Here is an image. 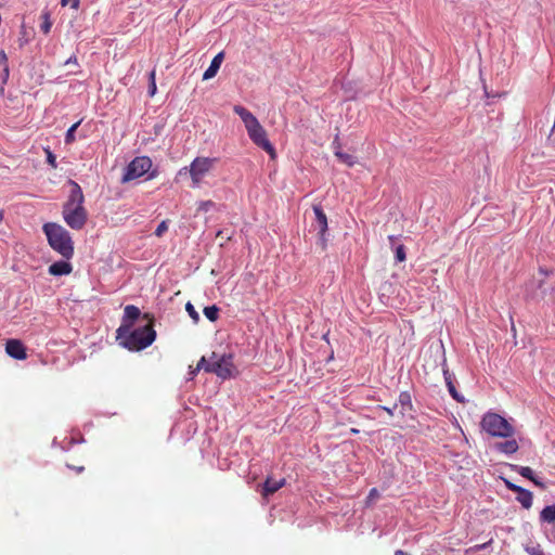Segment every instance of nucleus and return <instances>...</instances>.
<instances>
[{
  "label": "nucleus",
  "instance_id": "1",
  "mask_svg": "<svg viewBox=\"0 0 555 555\" xmlns=\"http://www.w3.org/2000/svg\"><path fill=\"white\" fill-rule=\"evenodd\" d=\"M146 323L135 328L128 324H121L116 331V338L119 344L130 351H141L150 347L156 339L154 330V319L150 314H144Z\"/></svg>",
  "mask_w": 555,
  "mask_h": 555
},
{
  "label": "nucleus",
  "instance_id": "2",
  "mask_svg": "<svg viewBox=\"0 0 555 555\" xmlns=\"http://www.w3.org/2000/svg\"><path fill=\"white\" fill-rule=\"evenodd\" d=\"M72 186L67 202L63 207V217L65 222L73 230H81L87 222V210L83 207L85 197L80 185L69 180Z\"/></svg>",
  "mask_w": 555,
  "mask_h": 555
},
{
  "label": "nucleus",
  "instance_id": "3",
  "mask_svg": "<svg viewBox=\"0 0 555 555\" xmlns=\"http://www.w3.org/2000/svg\"><path fill=\"white\" fill-rule=\"evenodd\" d=\"M234 112L241 117L246 131L248 133L249 139L256 144L258 147L262 149L266 153H268L271 158L276 157V152L273 144L268 139V133L266 132V128L262 127L257 118L244 106L235 105Z\"/></svg>",
  "mask_w": 555,
  "mask_h": 555
},
{
  "label": "nucleus",
  "instance_id": "4",
  "mask_svg": "<svg viewBox=\"0 0 555 555\" xmlns=\"http://www.w3.org/2000/svg\"><path fill=\"white\" fill-rule=\"evenodd\" d=\"M49 246L62 257L70 259L74 255V243L69 232L61 224L54 222L44 223L42 227Z\"/></svg>",
  "mask_w": 555,
  "mask_h": 555
},
{
  "label": "nucleus",
  "instance_id": "5",
  "mask_svg": "<svg viewBox=\"0 0 555 555\" xmlns=\"http://www.w3.org/2000/svg\"><path fill=\"white\" fill-rule=\"evenodd\" d=\"M481 427L492 437L508 438L515 434V428L500 414L487 412L481 421Z\"/></svg>",
  "mask_w": 555,
  "mask_h": 555
},
{
  "label": "nucleus",
  "instance_id": "6",
  "mask_svg": "<svg viewBox=\"0 0 555 555\" xmlns=\"http://www.w3.org/2000/svg\"><path fill=\"white\" fill-rule=\"evenodd\" d=\"M211 359H214V361H211L210 364H207L205 372L215 374L223 379L231 378L238 374L232 354H223L217 358L216 353L212 352Z\"/></svg>",
  "mask_w": 555,
  "mask_h": 555
},
{
  "label": "nucleus",
  "instance_id": "7",
  "mask_svg": "<svg viewBox=\"0 0 555 555\" xmlns=\"http://www.w3.org/2000/svg\"><path fill=\"white\" fill-rule=\"evenodd\" d=\"M152 165V160L147 156H139L133 158L126 167L121 181L128 182L139 177H142L144 173L151 170Z\"/></svg>",
  "mask_w": 555,
  "mask_h": 555
},
{
  "label": "nucleus",
  "instance_id": "8",
  "mask_svg": "<svg viewBox=\"0 0 555 555\" xmlns=\"http://www.w3.org/2000/svg\"><path fill=\"white\" fill-rule=\"evenodd\" d=\"M216 163V158L209 157H197L192 162L189 171L195 185L199 184L204 176L212 169Z\"/></svg>",
  "mask_w": 555,
  "mask_h": 555
},
{
  "label": "nucleus",
  "instance_id": "9",
  "mask_svg": "<svg viewBox=\"0 0 555 555\" xmlns=\"http://www.w3.org/2000/svg\"><path fill=\"white\" fill-rule=\"evenodd\" d=\"M5 352L15 360L27 359L26 347L20 339H8L5 343Z\"/></svg>",
  "mask_w": 555,
  "mask_h": 555
},
{
  "label": "nucleus",
  "instance_id": "10",
  "mask_svg": "<svg viewBox=\"0 0 555 555\" xmlns=\"http://www.w3.org/2000/svg\"><path fill=\"white\" fill-rule=\"evenodd\" d=\"M286 483V480L282 478L281 480H274L271 477L264 480V485H262L261 495L264 498H269L273 495V493L281 490Z\"/></svg>",
  "mask_w": 555,
  "mask_h": 555
},
{
  "label": "nucleus",
  "instance_id": "11",
  "mask_svg": "<svg viewBox=\"0 0 555 555\" xmlns=\"http://www.w3.org/2000/svg\"><path fill=\"white\" fill-rule=\"evenodd\" d=\"M443 376H444V380H446V384H447V387H448V390L451 395V397L459 403H463L464 402V398L463 396H461L455 386H454V383H453V375L451 372H449V369L447 366V361L444 360L443 361Z\"/></svg>",
  "mask_w": 555,
  "mask_h": 555
},
{
  "label": "nucleus",
  "instance_id": "12",
  "mask_svg": "<svg viewBox=\"0 0 555 555\" xmlns=\"http://www.w3.org/2000/svg\"><path fill=\"white\" fill-rule=\"evenodd\" d=\"M333 145L335 147L334 155L335 157L347 167H353L357 164V158L348 153H344L340 151V144L338 142V137H335L333 141Z\"/></svg>",
  "mask_w": 555,
  "mask_h": 555
},
{
  "label": "nucleus",
  "instance_id": "13",
  "mask_svg": "<svg viewBox=\"0 0 555 555\" xmlns=\"http://www.w3.org/2000/svg\"><path fill=\"white\" fill-rule=\"evenodd\" d=\"M72 270L73 267L70 262L64 260L55 261L51 263L48 268L49 274L54 276L67 275L72 272Z\"/></svg>",
  "mask_w": 555,
  "mask_h": 555
},
{
  "label": "nucleus",
  "instance_id": "14",
  "mask_svg": "<svg viewBox=\"0 0 555 555\" xmlns=\"http://www.w3.org/2000/svg\"><path fill=\"white\" fill-rule=\"evenodd\" d=\"M224 60V52H218L211 60L210 65L205 70L203 75V80H209L214 78L221 65V62Z\"/></svg>",
  "mask_w": 555,
  "mask_h": 555
},
{
  "label": "nucleus",
  "instance_id": "15",
  "mask_svg": "<svg viewBox=\"0 0 555 555\" xmlns=\"http://www.w3.org/2000/svg\"><path fill=\"white\" fill-rule=\"evenodd\" d=\"M313 211L315 214V221L319 229L320 236L324 238V235L327 231V217L324 212L323 208L319 205L313 206Z\"/></svg>",
  "mask_w": 555,
  "mask_h": 555
},
{
  "label": "nucleus",
  "instance_id": "16",
  "mask_svg": "<svg viewBox=\"0 0 555 555\" xmlns=\"http://www.w3.org/2000/svg\"><path fill=\"white\" fill-rule=\"evenodd\" d=\"M141 314L142 313L140 312L138 307L133 305H128L125 307L121 324H128L130 327H132L134 321H137Z\"/></svg>",
  "mask_w": 555,
  "mask_h": 555
},
{
  "label": "nucleus",
  "instance_id": "17",
  "mask_svg": "<svg viewBox=\"0 0 555 555\" xmlns=\"http://www.w3.org/2000/svg\"><path fill=\"white\" fill-rule=\"evenodd\" d=\"M498 450L504 454H515L519 450V444L515 439L498 443Z\"/></svg>",
  "mask_w": 555,
  "mask_h": 555
},
{
  "label": "nucleus",
  "instance_id": "18",
  "mask_svg": "<svg viewBox=\"0 0 555 555\" xmlns=\"http://www.w3.org/2000/svg\"><path fill=\"white\" fill-rule=\"evenodd\" d=\"M516 470L525 478L532 481L537 487L544 489V485L534 478L533 470L529 466H515Z\"/></svg>",
  "mask_w": 555,
  "mask_h": 555
},
{
  "label": "nucleus",
  "instance_id": "19",
  "mask_svg": "<svg viewBox=\"0 0 555 555\" xmlns=\"http://www.w3.org/2000/svg\"><path fill=\"white\" fill-rule=\"evenodd\" d=\"M398 403L401 405V415H405L408 411H412L413 409L411 396L408 391L400 393Z\"/></svg>",
  "mask_w": 555,
  "mask_h": 555
},
{
  "label": "nucleus",
  "instance_id": "20",
  "mask_svg": "<svg viewBox=\"0 0 555 555\" xmlns=\"http://www.w3.org/2000/svg\"><path fill=\"white\" fill-rule=\"evenodd\" d=\"M540 520L546 524H555V505H547L540 512Z\"/></svg>",
  "mask_w": 555,
  "mask_h": 555
},
{
  "label": "nucleus",
  "instance_id": "21",
  "mask_svg": "<svg viewBox=\"0 0 555 555\" xmlns=\"http://www.w3.org/2000/svg\"><path fill=\"white\" fill-rule=\"evenodd\" d=\"M517 494H518L517 495L518 502L525 508H530L532 506L533 495H532V492L530 490H526V489L521 488V490L518 491Z\"/></svg>",
  "mask_w": 555,
  "mask_h": 555
},
{
  "label": "nucleus",
  "instance_id": "22",
  "mask_svg": "<svg viewBox=\"0 0 555 555\" xmlns=\"http://www.w3.org/2000/svg\"><path fill=\"white\" fill-rule=\"evenodd\" d=\"M203 312L210 322H216L218 319L219 308L216 305L207 306L204 308Z\"/></svg>",
  "mask_w": 555,
  "mask_h": 555
},
{
  "label": "nucleus",
  "instance_id": "23",
  "mask_svg": "<svg viewBox=\"0 0 555 555\" xmlns=\"http://www.w3.org/2000/svg\"><path fill=\"white\" fill-rule=\"evenodd\" d=\"M80 125V121L74 124L73 126H70L66 132V135H65V142L67 144L69 143H73L75 141V131L78 129Z\"/></svg>",
  "mask_w": 555,
  "mask_h": 555
},
{
  "label": "nucleus",
  "instance_id": "24",
  "mask_svg": "<svg viewBox=\"0 0 555 555\" xmlns=\"http://www.w3.org/2000/svg\"><path fill=\"white\" fill-rule=\"evenodd\" d=\"M185 309H186L189 315L191 317V319L194 321V323H198L199 314H198V312L196 311L194 305L191 301H189L186 304Z\"/></svg>",
  "mask_w": 555,
  "mask_h": 555
},
{
  "label": "nucleus",
  "instance_id": "25",
  "mask_svg": "<svg viewBox=\"0 0 555 555\" xmlns=\"http://www.w3.org/2000/svg\"><path fill=\"white\" fill-rule=\"evenodd\" d=\"M379 498V492L377 489L373 488L370 490L367 496H366V500H365V504L367 506H370L372 503H374L377 499Z\"/></svg>",
  "mask_w": 555,
  "mask_h": 555
},
{
  "label": "nucleus",
  "instance_id": "26",
  "mask_svg": "<svg viewBox=\"0 0 555 555\" xmlns=\"http://www.w3.org/2000/svg\"><path fill=\"white\" fill-rule=\"evenodd\" d=\"M156 75H155V72L153 70L151 74H150V88H149V93L151 96H153L155 93H156Z\"/></svg>",
  "mask_w": 555,
  "mask_h": 555
},
{
  "label": "nucleus",
  "instance_id": "27",
  "mask_svg": "<svg viewBox=\"0 0 555 555\" xmlns=\"http://www.w3.org/2000/svg\"><path fill=\"white\" fill-rule=\"evenodd\" d=\"M168 230V221L163 220L155 230V235L162 237L163 234Z\"/></svg>",
  "mask_w": 555,
  "mask_h": 555
},
{
  "label": "nucleus",
  "instance_id": "28",
  "mask_svg": "<svg viewBox=\"0 0 555 555\" xmlns=\"http://www.w3.org/2000/svg\"><path fill=\"white\" fill-rule=\"evenodd\" d=\"M46 155H47V163L51 166L52 169L56 168V160L53 153L50 151L49 147L44 149Z\"/></svg>",
  "mask_w": 555,
  "mask_h": 555
},
{
  "label": "nucleus",
  "instance_id": "29",
  "mask_svg": "<svg viewBox=\"0 0 555 555\" xmlns=\"http://www.w3.org/2000/svg\"><path fill=\"white\" fill-rule=\"evenodd\" d=\"M396 258L398 261L402 262L405 260L406 258V255H405V247L403 245H399L397 248H396Z\"/></svg>",
  "mask_w": 555,
  "mask_h": 555
},
{
  "label": "nucleus",
  "instance_id": "30",
  "mask_svg": "<svg viewBox=\"0 0 555 555\" xmlns=\"http://www.w3.org/2000/svg\"><path fill=\"white\" fill-rule=\"evenodd\" d=\"M63 7H70L74 10L79 8L80 0H61Z\"/></svg>",
  "mask_w": 555,
  "mask_h": 555
},
{
  "label": "nucleus",
  "instance_id": "31",
  "mask_svg": "<svg viewBox=\"0 0 555 555\" xmlns=\"http://www.w3.org/2000/svg\"><path fill=\"white\" fill-rule=\"evenodd\" d=\"M210 363L211 362H208L205 357H202L195 367V372H199L202 370L205 372V367H207V364H210Z\"/></svg>",
  "mask_w": 555,
  "mask_h": 555
},
{
  "label": "nucleus",
  "instance_id": "32",
  "mask_svg": "<svg viewBox=\"0 0 555 555\" xmlns=\"http://www.w3.org/2000/svg\"><path fill=\"white\" fill-rule=\"evenodd\" d=\"M51 28V22L49 21L48 14H44V22L41 24V30L43 34H48Z\"/></svg>",
  "mask_w": 555,
  "mask_h": 555
},
{
  "label": "nucleus",
  "instance_id": "33",
  "mask_svg": "<svg viewBox=\"0 0 555 555\" xmlns=\"http://www.w3.org/2000/svg\"><path fill=\"white\" fill-rule=\"evenodd\" d=\"M505 487H506L509 491H514L515 493H518V492L521 490V487L516 486L515 483L509 482V481H507V480H505Z\"/></svg>",
  "mask_w": 555,
  "mask_h": 555
},
{
  "label": "nucleus",
  "instance_id": "34",
  "mask_svg": "<svg viewBox=\"0 0 555 555\" xmlns=\"http://www.w3.org/2000/svg\"><path fill=\"white\" fill-rule=\"evenodd\" d=\"M397 406H398V403H396L393 405V408L378 406L377 409H379L382 411H386V412H388V415L393 416L395 415V410L397 409Z\"/></svg>",
  "mask_w": 555,
  "mask_h": 555
},
{
  "label": "nucleus",
  "instance_id": "35",
  "mask_svg": "<svg viewBox=\"0 0 555 555\" xmlns=\"http://www.w3.org/2000/svg\"><path fill=\"white\" fill-rule=\"evenodd\" d=\"M0 64L4 67L8 65V56L4 52V50H0Z\"/></svg>",
  "mask_w": 555,
  "mask_h": 555
},
{
  "label": "nucleus",
  "instance_id": "36",
  "mask_svg": "<svg viewBox=\"0 0 555 555\" xmlns=\"http://www.w3.org/2000/svg\"><path fill=\"white\" fill-rule=\"evenodd\" d=\"M67 466L75 470L76 473L80 474L85 470V466L83 465H70V464H67Z\"/></svg>",
  "mask_w": 555,
  "mask_h": 555
},
{
  "label": "nucleus",
  "instance_id": "37",
  "mask_svg": "<svg viewBox=\"0 0 555 555\" xmlns=\"http://www.w3.org/2000/svg\"><path fill=\"white\" fill-rule=\"evenodd\" d=\"M9 77V66L5 65L3 67V73H2V82L5 83L7 79Z\"/></svg>",
  "mask_w": 555,
  "mask_h": 555
},
{
  "label": "nucleus",
  "instance_id": "38",
  "mask_svg": "<svg viewBox=\"0 0 555 555\" xmlns=\"http://www.w3.org/2000/svg\"><path fill=\"white\" fill-rule=\"evenodd\" d=\"M542 285H543V281H541V282L539 283V288H540V289H542ZM538 295H539L541 298H543V297L545 296V293H544V291H541V292H540V294H538Z\"/></svg>",
  "mask_w": 555,
  "mask_h": 555
},
{
  "label": "nucleus",
  "instance_id": "39",
  "mask_svg": "<svg viewBox=\"0 0 555 555\" xmlns=\"http://www.w3.org/2000/svg\"><path fill=\"white\" fill-rule=\"evenodd\" d=\"M211 205H212L211 202H205V203L202 204V208L208 209V207H210Z\"/></svg>",
  "mask_w": 555,
  "mask_h": 555
},
{
  "label": "nucleus",
  "instance_id": "40",
  "mask_svg": "<svg viewBox=\"0 0 555 555\" xmlns=\"http://www.w3.org/2000/svg\"><path fill=\"white\" fill-rule=\"evenodd\" d=\"M395 555H410V554L404 552V551H402V550H398V551H396Z\"/></svg>",
  "mask_w": 555,
  "mask_h": 555
},
{
  "label": "nucleus",
  "instance_id": "41",
  "mask_svg": "<svg viewBox=\"0 0 555 555\" xmlns=\"http://www.w3.org/2000/svg\"><path fill=\"white\" fill-rule=\"evenodd\" d=\"M388 241L391 242V244H395L397 241V236H393V235L388 236Z\"/></svg>",
  "mask_w": 555,
  "mask_h": 555
},
{
  "label": "nucleus",
  "instance_id": "42",
  "mask_svg": "<svg viewBox=\"0 0 555 555\" xmlns=\"http://www.w3.org/2000/svg\"><path fill=\"white\" fill-rule=\"evenodd\" d=\"M197 372L198 371H195V369L191 367V371H190L191 378H193L197 374Z\"/></svg>",
  "mask_w": 555,
  "mask_h": 555
},
{
  "label": "nucleus",
  "instance_id": "43",
  "mask_svg": "<svg viewBox=\"0 0 555 555\" xmlns=\"http://www.w3.org/2000/svg\"><path fill=\"white\" fill-rule=\"evenodd\" d=\"M67 64L69 63H77V59L74 56V57H69L66 62Z\"/></svg>",
  "mask_w": 555,
  "mask_h": 555
},
{
  "label": "nucleus",
  "instance_id": "44",
  "mask_svg": "<svg viewBox=\"0 0 555 555\" xmlns=\"http://www.w3.org/2000/svg\"><path fill=\"white\" fill-rule=\"evenodd\" d=\"M352 433H353V434H357V433H359V430H358V429H356V428H353V429H352Z\"/></svg>",
  "mask_w": 555,
  "mask_h": 555
}]
</instances>
